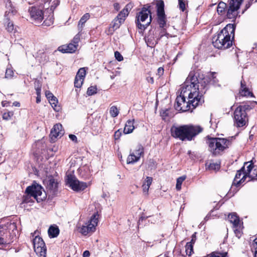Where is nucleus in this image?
Returning <instances> with one entry per match:
<instances>
[{
	"mask_svg": "<svg viewBox=\"0 0 257 257\" xmlns=\"http://www.w3.org/2000/svg\"><path fill=\"white\" fill-rule=\"evenodd\" d=\"M136 17V24L138 28L144 31L152 21L151 6L148 5H144Z\"/></svg>",
	"mask_w": 257,
	"mask_h": 257,
	"instance_id": "0eeeda50",
	"label": "nucleus"
},
{
	"mask_svg": "<svg viewBox=\"0 0 257 257\" xmlns=\"http://www.w3.org/2000/svg\"><path fill=\"white\" fill-rule=\"evenodd\" d=\"M121 131L120 130L116 131L114 134V137L115 140H118L120 138L121 136Z\"/></svg>",
	"mask_w": 257,
	"mask_h": 257,
	"instance_id": "6e6d98bb",
	"label": "nucleus"
},
{
	"mask_svg": "<svg viewBox=\"0 0 257 257\" xmlns=\"http://www.w3.org/2000/svg\"><path fill=\"white\" fill-rule=\"evenodd\" d=\"M90 255L88 250H85L83 253V257H89Z\"/></svg>",
	"mask_w": 257,
	"mask_h": 257,
	"instance_id": "338daca9",
	"label": "nucleus"
},
{
	"mask_svg": "<svg viewBox=\"0 0 257 257\" xmlns=\"http://www.w3.org/2000/svg\"><path fill=\"white\" fill-rule=\"evenodd\" d=\"M243 0H230L229 7L226 10V17L229 19H235L238 14L237 11L239 9Z\"/></svg>",
	"mask_w": 257,
	"mask_h": 257,
	"instance_id": "f8f14e48",
	"label": "nucleus"
},
{
	"mask_svg": "<svg viewBox=\"0 0 257 257\" xmlns=\"http://www.w3.org/2000/svg\"><path fill=\"white\" fill-rule=\"evenodd\" d=\"M153 178L151 177H147L145 182L143 184V190L144 192H147L149 190L150 186L152 184Z\"/></svg>",
	"mask_w": 257,
	"mask_h": 257,
	"instance_id": "c85d7f7f",
	"label": "nucleus"
},
{
	"mask_svg": "<svg viewBox=\"0 0 257 257\" xmlns=\"http://www.w3.org/2000/svg\"><path fill=\"white\" fill-rule=\"evenodd\" d=\"M10 229L17 230L14 223H8L5 226L0 225V245L10 244L13 242L15 236L10 233Z\"/></svg>",
	"mask_w": 257,
	"mask_h": 257,
	"instance_id": "6e6552de",
	"label": "nucleus"
},
{
	"mask_svg": "<svg viewBox=\"0 0 257 257\" xmlns=\"http://www.w3.org/2000/svg\"><path fill=\"white\" fill-rule=\"evenodd\" d=\"M45 95L47 97V98L48 100H50L51 98H54V96H55L52 93H51L50 91H46L45 92Z\"/></svg>",
	"mask_w": 257,
	"mask_h": 257,
	"instance_id": "13d9d810",
	"label": "nucleus"
},
{
	"mask_svg": "<svg viewBox=\"0 0 257 257\" xmlns=\"http://www.w3.org/2000/svg\"><path fill=\"white\" fill-rule=\"evenodd\" d=\"M239 94L242 96H253V93L249 91L248 88L246 87L245 81L241 80L240 82V88L239 90Z\"/></svg>",
	"mask_w": 257,
	"mask_h": 257,
	"instance_id": "aec40b11",
	"label": "nucleus"
},
{
	"mask_svg": "<svg viewBox=\"0 0 257 257\" xmlns=\"http://www.w3.org/2000/svg\"><path fill=\"white\" fill-rule=\"evenodd\" d=\"M164 73V69L162 67H159L158 69V74L159 76H161Z\"/></svg>",
	"mask_w": 257,
	"mask_h": 257,
	"instance_id": "e2e57ef3",
	"label": "nucleus"
},
{
	"mask_svg": "<svg viewBox=\"0 0 257 257\" xmlns=\"http://www.w3.org/2000/svg\"><path fill=\"white\" fill-rule=\"evenodd\" d=\"M31 18L35 21L40 22L44 19V13L42 10L36 7H32L29 10Z\"/></svg>",
	"mask_w": 257,
	"mask_h": 257,
	"instance_id": "dca6fc26",
	"label": "nucleus"
},
{
	"mask_svg": "<svg viewBox=\"0 0 257 257\" xmlns=\"http://www.w3.org/2000/svg\"><path fill=\"white\" fill-rule=\"evenodd\" d=\"M134 119L133 120H128L125 125L123 129V133L124 134H128L131 133L135 128L134 126Z\"/></svg>",
	"mask_w": 257,
	"mask_h": 257,
	"instance_id": "393cba45",
	"label": "nucleus"
},
{
	"mask_svg": "<svg viewBox=\"0 0 257 257\" xmlns=\"http://www.w3.org/2000/svg\"><path fill=\"white\" fill-rule=\"evenodd\" d=\"M247 120V113L241 111L240 107H237L234 111V122L237 127L245 125Z\"/></svg>",
	"mask_w": 257,
	"mask_h": 257,
	"instance_id": "4468645a",
	"label": "nucleus"
},
{
	"mask_svg": "<svg viewBox=\"0 0 257 257\" xmlns=\"http://www.w3.org/2000/svg\"><path fill=\"white\" fill-rule=\"evenodd\" d=\"M257 104L256 101H252L243 103L242 105H240L237 107H240L241 111L246 112L247 111L252 109L254 107V104Z\"/></svg>",
	"mask_w": 257,
	"mask_h": 257,
	"instance_id": "4be33fe9",
	"label": "nucleus"
},
{
	"mask_svg": "<svg viewBox=\"0 0 257 257\" xmlns=\"http://www.w3.org/2000/svg\"><path fill=\"white\" fill-rule=\"evenodd\" d=\"M133 153H135V155L136 157H139V160L141 157L143 156L144 154V149L142 145H138L137 147L136 150Z\"/></svg>",
	"mask_w": 257,
	"mask_h": 257,
	"instance_id": "c756f323",
	"label": "nucleus"
},
{
	"mask_svg": "<svg viewBox=\"0 0 257 257\" xmlns=\"http://www.w3.org/2000/svg\"><path fill=\"white\" fill-rule=\"evenodd\" d=\"M63 126L60 123L55 124L51 130L50 137L53 142H55L58 137L61 138L64 134V131L62 129Z\"/></svg>",
	"mask_w": 257,
	"mask_h": 257,
	"instance_id": "f3484780",
	"label": "nucleus"
},
{
	"mask_svg": "<svg viewBox=\"0 0 257 257\" xmlns=\"http://www.w3.org/2000/svg\"><path fill=\"white\" fill-rule=\"evenodd\" d=\"M69 137L70 138V139L71 140H72V141L74 142H77V137L75 135H72V134H71V135H69Z\"/></svg>",
	"mask_w": 257,
	"mask_h": 257,
	"instance_id": "052dcab7",
	"label": "nucleus"
},
{
	"mask_svg": "<svg viewBox=\"0 0 257 257\" xmlns=\"http://www.w3.org/2000/svg\"><path fill=\"white\" fill-rule=\"evenodd\" d=\"M252 3L250 2H248V3L245 5V9L244 11H243L242 13H243L245 11H246L252 5Z\"/></svg>",
	"mask_w": 257,
	"mask_h": 257,
	"instance_id": "680f3d73",
	"label": "nucleus"
},
{
	"mask_svg": "<svg viewBox=\"0 0 257 257\" xmlns=\"http://www.w3.org/2000/svg\"><path fill=\"white\" fill-rule=\"evenodd\" d=\"M203 130L198 125H182L180 126L173 125L170 130L171 136L176 139H179L182 141H192L194 137L198 135Z\"/></svg>",
	"mask_w": 257,
	"mask_h": 257,
	"instance_id": "20e7f679",
	"label": "nucleus"
},
{
	"mask_svg": "<svg viewBox=\"0 0 257 257\" xmlns=\"http://www.w3.org/2000/svg\"><path fill=\"white\" fill-rule=\"evenodd\" d=\"M44 183L46 186L47 192L44 190L42 191V192H45L49 198H52L55 197L58 192L59 183L57 180L55 179L53 176L50 175L45 180Z\"/></svg>",
	"mask_w": 257,
	"mask_h": 257,
	"instance_id": "9d476101",
	"label": "nucleus"
},
{
	"mask_svg": "<svg viewBox=\"0 0 257 257\" xmlns=\"http://www.w3.org/2000/svg\"><path fill=\"white\" fill-rule=\"evenodd\" d=\"M179 9L184 12L185 10V3L184 0H178Z\"/></svg>",
	"mask_w": 257,
	"mask_h": 257,
	"instance_id": "603ef678",
	"label": "nucleus"
},
{
	"mask_svg": "<svg viewBox=\"0 0 257 257\" xmlns=\"http://www.w3.org/2000/svg\"><path fill=\"white\" fill-rule=\"evenodd\" d=\"M186 253L189 255H191V252L193 251V244L190 242H187L185 245Z\"/></svg>",
	"mask_w": 257,
	"mask_h": 257,
	"instance_id": "ea45409f",
	"label": "nucleus"
},
{
	"mask_svg": "<svg viewBox=\"0 0 257 257\" xmlns=\"http://www.w3.org/2000/svg\"><path fill=\"white\" fill-rule=\"evenodd\" d=\"M80 176L81 178H83L85 180L89 178L88 175H84L82 171H81V172H80Z\"/></svg>",
	"mask_w": 257,
	"mask_h": 257,
	"instance_id": "774afa93",
	"label": "nucleus"
},
{
	"mask_svg": "<svg viewBox=\"0 0 257 257\" xmlns=\"http://www.w3.org/2000/svg\"><path fill=\"white\" fill-rule=\"evenodd\" d=\"M50 103L51 104L52 107L56 111H59V106H57V103H58V101L57 98L54 96V98L50 99L49 100Z\"/></svg>",
	"mask_w": 257,
	"mask_h": 257,
	"instance_id": "473e14b6",
	"label": "nucleus"
},
{
	"mask_svg": "<svg viewBox=\"0 0 257 257\" xmlns=\"http://www.w3.org/2000/svg\"><path fill=\"white\" fill-rule=\"evenodd\" d=\"M80 36L81 35L79 33L76 34L74 37L73 38L72 42L73 44H76V46L77 47L78 46V43L80 40Z\"/></svg>",
	"mask_w": 257,
	"mask_h": 257,
	"instance_id": "37998d69",
	"label": "nucleus"
},
{
	"mask_svg": "<svg viewBox=\"0 0 257 257\" xmlns=\"http://www.w3.org/2000/svg\"><path fill=\"white\" fill-rule=\"evenodd\" d=\"M146 80H147V81L149 83H151V84H153V83H154V78H153V77H150V76L147 77L146 78Z\"/></svg>",
	"mask_w": 257,
	"mask_h": 257,
	"instance_id": "69168bd1",
	"label": "nucleus"
},
{
	"mask_svg": "<svg viewBox=\"0 0 257 257\" xmlns=\"http://www.w3.org/2000/svg\"><path fill=\"white\" fill-rule=\"evenodd\" d=\"M13 70L11 68H7L6 71L5 78L8 79H12L14 76Z\"/></svg>",
	"mask_w": 257,
	"mask_h": 257,
	"instance_id": "a19ab883",
	"label": "nucleus"
},
{
	"mask_svg": "<svg viewBox=\"0 0 257 257\" xmlns=\"http://www.w3.org/2000/svg\"><path fill=\"white\" fill-rule=\"evenodd\" d=\"M60 2L59 0H54L52 2V4L51 6L50 11L53 13L54 10L59 5Z\"/></svg>",
	"mask_w": 257,
	"mask_h": 257,
	"instance_id": "49530a36",
	"label": "nucleus"
},
{
	"mask_svg": "<svg viewBox=\"0 0 257 257\" xmlns=\"http://www.w3.org/2000/svg\"><path fill=\"white\" fill-rule=\"evenodd\" d=\"M186 176H182L181 177H179V178H177L176 183L182 185L183 182L186 179Z\"/></svg>",
	"mask_w": 257,
	"mask_h": 257,
	"instance_id": "4d7b16f0",
	"label": "nucleus"
},
{
	"mask_svg": "<svg viewBox=\"0 0 257 257\" xmlns=\"http://www.w3.org/2000/svg\"><path fill=\"white\" fill-rule=\"evenodd\" d=\"M196 232H194L191 236V241L190 242V243H191L192 244H193L196 240Z\"/></svg>",
	"mask_w": 257,
	"mask_h": 257,
	"instance_id": "bf43d9fd",
	"label": "nucleus"
},
{
	"mask_svg": "<svg viewBox=\"0 0 257 257\" xmlns=\"http://www.w3.org/2000/svg\"><path fill=\"white\" fill-rule=\"evenodd\" d=\"M114 57L118 61H121L123 60V58L121 54L118 51H115L114 52Z\"/></svg>",
	"mask_w": 257,
	"mask_h": 257,
	"instance_id": "8fccbe9b",
	"label": "nucleus"
},
{
	"mask_svg": "<svg viewBox=\"0 0 257 257\" xmlns=\"http://www.w3.org/2000/svg\"><path fill=\"white\" fill-rule=\"evenodd\" d=\"M66 182L73 190L77 192L83 191L87 187L86 183L79 181L75 176L71 174L67 176Z\"/></svg>",
	"mask_w": 257,
	"mask_h": 257,
	"instance_id": "9b49d317",
	"label": "nucleus"
},
{
	"mask_svg": "<svg viewBox=\"0 0 257 257\" xmlns=\"http://www.w3.org/2000/svg\"><path fill=\"white\" fill-rule=\"evenodd\" d=\"M207 144L213 156L219 155L221 152L228 148L231 144V141L234 139V137L228 139L211 138L209 136H207Z\"/></svg>",
	"mask_w": 257,
	"mask_h": 257,
	"instance_id": "39448f33",
	"label": "nucleus"
},
{
	"mask_svg": "<svg viewBox=\"0 0 257 257\" xmlns=\"http://www.w3.org/2000/svg\"><path fill=\"white\" fill-rule=\"evenodd\" d=\"M164 35V34L161 33L157 37L155 29H152L149 31L147 36L145 37V40L148 47L154 48Z\"/></svg>",
	"mask_w": 257,
	"mask_h": 257,
	"instance_id": "2eb2a0df",
	"label": "nucleus"
},
{
	"mask_svg": "<svg viewBox=\"0 0 257 257\" xmlns=\"http://www.w3.org/2000/svg\"><path fill=\"white\" fill-rule=\"evenodd\" d=\"M122 23H123V19L118 18V17L116 16L111 23L112 28L114 30H116L119 28Z\"/></svg>",
	"mask_w": 257,
	"mask_h": 257,
	"instance_id": "bb28decb",
	"label": "nucleus"
},
{
	"mask_svg": "<svg viewBox=\"0 0 257 257\" xmlns=\"http://www.w3.org/2000/svg\"><path fill=\"white\" fill-rule=\"evenodd\" d=\"M250 164L247 166L246 171H245L244 170V173H245L244 175L240 179V180H239L237 182V183L236 184V185H240L242 183L244 182L247 177L250 178L251 180L257 179V171L256 170H253L254 172H256L255 176H253L250 174V173L253 167V164L252 163V161H251L250 162Z\"/></svg>",
	"mask_w": 257,
	"mask_h": 257,
	"instance_id": "a211bd4d",
	"label": "nucleus"
},
{
	"mask_svg": "<svg viewBox=\"0 0 257 257\" xmlns=\"http://www.w3.org/2000/svg\"><path fill=\"white\" fill-rule=\"evenodd\" d=\"M13 115L12 113L9 112L4 113L3 115V118L5 120H9L11 118V116Z\"/></svg>",
	"mask_w": 257,
	"mask_h": 257,
	"instance_id": "864d4df0",
	"label": "nucleus"
},
{
	"mask_svg": "<svg viewBox=\"0 0 257 257\" xmlns=\"http://www.w3.org/2000/svg\"><path fill=\"white\" fill-rule=\"evenodd\" d=\"M33 245L35 252L39 257H46L47 248L41 237L36 236L33 239Z\"/></svg>",
	"mask_w": 257,
	"mask_h": 257,
	"instance_id": "ddd939ff",
	"label": "nucleus"
},
{
	"mask_svg": "<svg viewBox=\"0 0 257 257\" xmlns=\"http://www.w3.org/2000/svg\"><path fill=\"white\" fill-rule=\"evenodd\" d=\"M86 75V70L85 68H80L75 76V77H77L78 79L84 80Z\"/></svg>",
	"mask_w": 257,
	"mask_h": 257,
	"instance_id": "72a5a7b5",
	"label": "nucleus"
},
{
	"mask_svg": "<svg viewBox=\"0 0 257 257\" xmlns=\"http://www.w3.org/2000/svg\"><path fill=\"white\" fill-rule=\"evenodd\" d=\"M215 74L216 72H210L209 74L205 76L199 71H191L184 83L183 92H184L187 89H189V87L192 86L194 90H197L198 94L203 97V94L205 93L208 89L209 85L219 86L218 80L216 78Z\"/></svg>",
	"mask_w": 257,
	"mask_h": 257,
	"instance_id": "f257e3e1",
	"label": "nucleus"
},
{
	"mask_svg": "<svg viewBox=\"0 0 257 257\" xmlns=\"http://www.w3.org/2000/svg\"><path fill=\"white\" fill-rule=\"evenodd\" d=\"M164 3L163 1L160 0L157 2V22L160 27L162 29L161 33L164 34L168 37L169 34L166 32V29H164L166 25V18L164 11Z\"/></svg>",
	"mask_w": 257,
	"mask_h": 257,
	"instance_id": "1a4fd4ad",
	"label": "nucleus"
},
{
	"mask_svg": "<svg viewBox=\"0 0 257 257\" xmlns=\"http://www.w3.org/2000/svg\"><path fill=\"white\" fill-rule=\"evenodd\" d=\"M227 9V5L226 3L223 2H220L217 8V12L219 15H223L225 14Z\"/></svg>",
	"mask_w": 257,
	"mask_h": 257,
	"instance_id": "a878e982",
	"label": "nucleus"
},
{
	"mask_svg": "<svg viewBox=\"0 0 257 257\" xmlns=\"http://www.w3.org/2000/svg\"><path fill=\"white\" fill-rule=\"evenodd\" d=\"M244 165L239 170H238L236 172L235 176L234 177L232 185H234L235 186L238 187L239 185H236V184L238 181L237 180L238 179H240L241 175L243 174L244 175Z\"/></svg>",
	"mask_w": 257,
	"mask_h": 257,
	"instance_id": "cd10ccee",
	"label": "nucleus"
},
{
	"mask_svg": "<svg viewBox=\"0 0 257 257\" xmlns=\"http://www.w3.org/2000/svg\"><path fill=\"white\" fill-rule=\"evenodd\" d=\"M54 18L53 16L51 17L50 19L48 20V19H46L44 21L43 24H45V25L46 26H50L53 23Z\"/></svg>",
	"mask_w": 257,
	"mask_h": 257,
	"instance_id": "3c124183",
	"label": "nucleus"
},
{
	"mask_svg": "<svg viewBox=\"0 0 257 257\" xmlns=\"http://www.w3.org/2000/svg\"><path fill=\"white\" fill-rule=\"evenodd\" d=\"M139 161V157H136L135 153H131L128 156L126 160L127 164H134Z\"/></svg>",
	"mask_w": 257,
	"mask_h": 257,
	"instance_id": "2f4dec72",
	"label": "nucleus"
},
{
	"mask_svg": "<svg viewBox=\"0 0 257 257\" xmlns=\"http://www.w3.org/2000/svg\"><path fill=\"white\" fill-rule=\"evenodd\" d=\"M109 113L112 117L117 116L119 113V111L115 106H112L110 108Z\"/></svg>",
	"mask_w": 257,
	"mask_h": 257,
	"instance_id": "c9c22d12",
	"label": "nucleus"
},
{
	"mask_svg": "<svg viewBox=\"0 0 257 257\" xmlns=\"http://www.w3.org/2000/svg\"><path fill=\"white\" fill-rule=\"evenodd\" d=\"M96 228L93 225H89L88 223L86 225H83L79 230V232L84 235H86L90 232H93L95 231Z\"/></svg>",
	"mask_w": 257,
	"mask_h": 257,
	"instance_id": "412c9836",
	"label": "nucleus"
},
{
	"mask_svg": "<svg viewBox=\"0 0 257 257\" xmlns=\"http://www.w3.org/2000/svg\"><path fill=\"white\" fill-rule=\"evenodd\" d=\"M59 229L57 225H51L48 230L49 236L51 238L56 237L59 234Z\"/></svg>",
	"mask_w": 257,
	"mask_h": 257,
	"instance_id": "5701e85b",
	"label": "nucleus"
},
{
	"mask_svg": "<svg viewBox=\"0 0 257 257\" xmlns=\"http://www.w3.org/2000/svg\"><path fill=\"white\" fill-rule=\"evenodd\" d=\"M169 109H166L165 110H162L160 112L161 116L162 117L163 119H165V117L168 116L169 115Z\"/></svg>",
	"mask_w": 257,
	"mask_h": 257,
	"instance_id": "5fc2aeb1",
	"label": "nucleus"
},
{
	"mask_svg": "<svg viewBox=\"0 0 257 257\" xmlns=\"http://www.w3.org/2000/svg\"><path fill=\"white\" fill-rule=\"evenodd\" d=\"M6 29L7 31L10 33H12L13 31L14 33L16 32V30L14 29V24L11 22H8Z\"/></svg>",
	"mask_w": 257,
	"mask_h": 257,
	"instance_id": "a18cd8bd",
	"label": "nucleus"
},
{
	"mask_svg": "<svg viewBox=\"0 0 257 257\" xmlns=\"http://www.w3.org/2000/svg\"><path fill=\"white\" fill-rule=\"evenodd\" d=\"M42 191H44L43 187L37 183L27 187L25 190L26 195L23 197V203H33L34 201L32 197L38 202L43 201L46 198L47 194L45 192H42Z\"/></svg>",
	"mask_w": 257,
	"mask_h": 257,
	"instance_id": "423d86ee",
	"label": "nucleus"
},
{
	"mask_svg": "<svg viewBox=\"0 0 257 257\" xmlns=\"http://www.w3.org/2000/svg\"><path fill=\"white\" fill-rule=\"evenodd\" d=\"M236 25L228 24L212 38V44L218 49H226L232 45Z\"/></svg>",
	"mask_w": 257,
	"mask_h": 257,
	"instance_id": "7ed1b4c3",
	"label": "nucleus"
},
{
	"mask_svg": "<svg viewBox=\"0 0 257 257\" xmlns=\"http://www.w3.org/2000/svg\"><path fill=\"white\" fill-rule=\"evenodd\" d=\"M216 253L217 255L214 252L212 253L209 257H226L227 254L226 252L223 253L217 252Z\"/></svg>",
	"mask_w": 257,
	"mask_h": 257,
	"instance_id": "de8ad7c7",
	"label": "nucleus"
},
{
	"mask_svg": "<svg viewBox=\"0 0 257 257\" xmlns=\"http://www.w3.org/2000/svg\"><path fill=\"white\" fill-rule=\"evenodd\" d=\"M97 88L96 86H90L88 88L87 90V94L88 96H91L92 95H94L97 93Z\"/></svg>",
	"mask_w": 257,
	"mask_h": 257,
	"instance_id": "58836bf2",
	"label": "nucleus"
},
{
	"mask_svg": "<svg viewBox=\"0 0 257 257\" xmlns=\"http://www.w3.org/2000/svg\"><path fill=\"white\" fill-rule=\"evenodd\" d=\"M128 14V11L126 9H122L117 15L118 18L123 19V22L124 21L125 18Z\"/></svg>",
	"mask_w": 257,
	"mask_h": 257,
	"instance_id": "e433bc0d",
	"label": "nucleus"
},
{
	"mask_svg": "<svg viewBox=\"0 0 257 257\" xmlns=\"http://www.w3.org/2000/svg\"><path fill=\"white\" fill-rule=\"evenodd\" d=\"M233 230L236 236L238 238H240L241 236L242 232L240 229V226L239 224L238 225V226L237 227H234L233 226Z\"/></svg>",
	"mask_w": 257,
	"mask_h": 257,
	"instance_id": "c03bdc74",
	"label": "nucleus"
},
{
	"mask_svg": "<svg viewBox=\"0 0 257 257\" xmlns=\"http://www.w3.org/2000/svg\"><path fill=\"white\" fill-rule=\"evenodd\" d=\"M83 81L84 80L75 77L74 80V86L77 88H80L83 84Z\"/></svg>",
	"mask_w": 257,
	"mask_h": 257,
	"instance_id": "79ce46f5",
	"label": "nucleus"
},
{
	"mask_svg": "<svg viewBox=\"0 0 257 257\" xmlns=\"http://www.w3.org/2000/svg\"><path fill=\"white\" fill-rule=\"evenodd\" d=\"M251 249L254 252V256L257 257V237L255 238L251 245Z\"/></svg>",
	"mask_w": 257,
	"mask_h": 257,
	"instance_id": "4c0bfd02",
	"label": "nucleus"
},
{
	"mask_svg": "<svg viewBox=\"0 0 257 257\" xmlns=\"http://www.w3.org/2000/svg\"><path fill=\"white\" fill-rule=\"evenodd\" d=\"M98 214L97 212L94 213L91 216L90 220L88 221V223L89 225H93L94 227H95L98 223Z\"/></svg>",
	"mask_w": 257,
	"mask_h": 257,
	"instance_id": "7c9ffc66",
	"label": "nucleus"
},
{
	"mask_svg": "<svg viewBox=\"0 0 257 257\" xmlns=\"http://www.w3.org/2000/svg\"><path fill=\"white\" fill-rule=\"evenodd\" d=\"M228 220L233 224L234 227H237L240 223V220L235 213H230L228 216Z\"/></svg>",
	"mask_w": 257,
	"mask_h": 257,
	"instance_id": "b1692460",
	"label": "nucleus"
},
{
	"mask_svg": "<svg viewBox=\"0 0 257 257\" xmlns=\"http://www.w3.org/2000/svg\"><path fill=\"white\" fill-rule=\"evenodd\" d=\"M209 169L212 170H219L220 165L217 163H210L208 167Z\"/></svg>",
	"mask_w": 257,
	"mask_h": 257,
	"instance_id": "09e8293b",
	"label": "nucleus"
},
{
	"mask_svg": "<svg viewBox=\"0 0 257 257\" xmlns=\"http://www.w3.org/2000/svg\"><path fill=\"white\" fill-rule=\"evenodd\" d=\"M90 15L88 13H86L84 14L80 19L78 23V27L81 25V27H82V26L84 23L89 19Z\"/></svg>",
	"mask_w": 257,
	"mask_h": 257,
	"instance_id": "f704fd0d",
	"label": "nucleus"
},
{
	"mask_svg": "<svg viewBox=\"0 0 257 257\" xmlns=\"http://www.w3.org/2000/svg\"><path fill=\"white\" fill-rule=\"evenodd\" d=\"M77 47L76 44L70 43L67 45H63L58 47V50L63 53H72L76 51Z\"/></svg>",
	"mask_w": 257,
	"mask_h": 257,
	"instance_id": "6ab92c4d",
	"label": "nucleus"
},
{
	"mask_svg": "<svg viewBox=\"0 0 257 257\" xmlns=\"http://www.w3.org/2000/svg\"><path fill=\"white\" fill-rule=\"evenodd\" d=\"M113 7H114V9L116 11H118L120 9V6H119V4L118 3H115L114 4H113Z\"/></svg>",
	"mask_w": 257,
	"mask_h": 257,
	"instance_id": "0e129e2a",
	"label": "nucleus"
},
{
	"mask_svg": "<svg viewBox=\"0 0 257 257\" xmlns=\"http://www.w3.org/2000/svg\"><path fill=\"white\" fill-rule=\"evenodd\" d=\"M183 85L184 83L181 87V94L176 97L174 104L175 108L177 110L182 112L194 109L204 102V98L198 94L197 90H194L192 86L189 87V89H187L183 92Z\"/></svg>",
	"mask_w": 257,
	"mask_h": 257,
	"instance_id": "f03ea898",
	"label": "nucleus"
}]
</instances>
